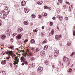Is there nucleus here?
I'll return each mask as SVG.
<instances>
[{"label":"nucleus","instance_id":"obj_17","mask_svg":"<svg viewBox=\"0 0 75 75\" xmlns=\"http://www.w3.org/2000/svg\"><path fill=\"white\" fill-rule=\"evenodd\" d=\"M42 1H39L37 2V4H39V5H41V4H42Z\"/></svg>","mask_w":75,"mask_h":75},{"label":"nucleus","instance_id":"obj_37","mask_svg":"<svg viewBox=\"0 0 75 75\" xmlns=\"http://www.w3.org/2000/svg\"><path fill=\"white\" fill-rule=\"evenodd\" d=\"M32 17H33V18H35V15L34 14H33L32 15Z\"/></svg>","mask_w":75,"mask_h":75},{"label":"nucleus","instance_id":"obj_26","mask_svg":"<svg viewBox=\"0 0 75 75\" xmlns=\"http://www.w3.org/2000/svg\"><path fill=\"white\" fill-rule=\"evenodd\" d=\"M68 72L71 73L72 72V69H69L68 70Z\"/></svg>","mask_w":75,"mask_h":75},{"label":"nucleus","instance_id":"obj_60","mask_svg":"<svg viewBox=\"0 0 75 75\" xmlns=\"http://www.w3.org/2000/svg\"><path fill=\"white\" fill-rule=\"evenodd\" d=\"M32 64V67H34V64L33 63Z\"/></svg>","mask_w":75,"mask_h":75},{"label":"nucleus","instance_id":"obj_8","mask_svg":"<svg viewBox=\"0 0 75 75\" xmlns=\"http://www.w3.org/2000/svg\"><path fill=\"white\" fill-rule=\"evenodd\" d=\"M23 30V28H20L17 31L18 32H19V33H20V32H21Z\"/></svg>","mask_w":75,"mask_h":75},{"label":"nucleus","instance_id":"obj_61","mask_svg":"<svg viewBox=\"0 0 75 75\" xmlns=\"http://www.w3.org/2000/svg\"><path fill=\"white\" fill-rule=\"evenodd\" d=\"M15 36V34H14V33H13V37H14Z\"/></svg>","mask_w":75,"mask_h":75},{"label":"nucleus","instance_id":"obj_22","mask_svg":"<svg viewBox=\"0 0 75 75\" xmlns=\"http://www.w3.org/2000/svg\"><path fill=\"white\" fill-rule=\"evenodd\" d=\"M45 64H46V65H48L49 64V62L48 61H45Z\"/></svg>","mask_w":75,"mask_h":75},{"label":"nucleus","instance_id":"obj_40","mask_svg":"<svg viewBox=\"0 0 75 75\" xmlns=\"http://www.w3.org/2000/svg\"><path fill=\"white\" fill-rule=\"evenodd\" d=\"M13 48H14V47L13 46H10V48H11V49H12Z\"/></svg>","mask_w":75,"mask_h":75},{"label":"nucleus","instance_id":"obj_2","mask_svg":"<svg viewBox=\"0 0 75 75\" xmlns=\"http://www.w3.org/2000/svg\"><path fill=\"white\" fill-rule=\"evenodd\" d=\"M23 33H21L20 34H18L16 37V39L17 40H20V39H21V37H22V35H23Z\"/></svg>","mask_w":75,"mask_h":75},{"label":"nucleus","instance_id":"obj_47","mask_svg":"<svg viewBox=\"0 0 75 75\" xmlns=\"http://www.w3.org/2000/svg\"><path fill=\"white\" fill-rule=\"evenodd\" d=\"M28 39H26L24 41V42L25 43V42H27V41H28Z\"/></svg>","mask_w":75,"mask_h":75},{"label":"nucleus","instance_id":"obj_32","mask_svg":"<svg viewBox=\"0 0 75 75\" xmlns=\"http://www.w3.org/2000/svg\"><path fill=\"white\" fill-rule=\"evenodd\" d=\"M44 8L45 9H47V8H49L47 7V6H44Z\"/></svg>","mask_w":75,"mask_h":75},{"label":"nucleus","instance_id":"obj_5","mask_svg":"<svg viewBox=\"0 0 75 75\" xmlns=\"http://www.w3.org/2000/svg\"><path fill=\"white\" fill-rule=\"evenodd\" d=\"M43 69L42 68V67H39L38 68V71H39L40 72H42V71H43Z\"/></svg>","mask_w":75,"mask_h":75},{"label":"nucleus","instance_id":"obj_62","mask_svg":"<svg viewBox=\"0 0 75 75\" xmlns=\"http://www.w3.org/2000/svg\"><path fill=\"white\" fill-rule=\"evenodd\" d=\"M14 34H15V35H17V33H15Z\"/></svg>","mask_w":75,"mask_h":75},{"label":"nucleus","instance_id":"obj_3","mask_svg":"<svg viewBox=\"0 0 75 75\" xmlns=\"http://www.w3.org/2000/svg\"><path fill=\"white\" fill-rule=\"evenodd\" d=\"M55 38L57 40H59L61 38H62V35H56L55 36Z\"/></svg>","mask_w":75,"mask_h":75},{"label":"nucleus","instance_id":"obj_43","mask_svg":"<svg viewBox=\"0 0 75 75\" xmlns=\"http://www.w3.org/2000/svg\"><path fill=\"white\" fill-rule=\"evenodd\" d=\"M41 15H39L38 16V18H41Z\"/></svg>","mask_w":75,"mask_h":75},{"label":"nucleus","instance_id":"obj_52","mask_svg":"<svg viewBox=\"0 0 75 75\" xmlns=\"http://www.w3.org/2000/svg\"><path fill=\"white\" fill-rule=\"evenodd\" d=\"M9 64H10V65L11 67H12V65H13V64H12L11 63H10Z\"/></svg>","mask_w":75,"mask_h":75},{"label":"nucleus","instance_id":"obj_4","mask_svg":"<svg viewBox=\"0 0 75 75\" xmlns=\"http://www.w3.org/2000/svg\"><path fill=\"white\" fill-rule=\"evenodd\" d=\"M30 9H28L27 8H24V11L25 13H28L29 11H30Z\"/></svg>","mask_w":75,"mask_h":75},{"label":"nucleus","instance_id":"obj_53","mask_svg":"<svg viewBox=\"0 0 75 75\" xmlns=\"http://www.w3.org/2000/svg\"><path fill=\"white\" fill-rule=\"evenodd\" d=\"M55 18H55V16L53 17L52 18L53 20H55Z\"/></svg>","mask_w":75,"mask_h":75},{"label":"nucleus","instance_id":"obj_23","mask_svg":"<svg viewBox=\"0 0 75 75\" xmlns=\"http://www.w3.org/2000/svg\"><path fill=\"white\" fill-rule=\"evenodd\" d=\"M35 59H36L34 57H32L31 58V61H34V60H35Z\"/></svg>","mask_w":75,"mask_h":75},{"label":"nucleus","instance_id":"obj_55","mask_svg":"<svg viewBox=\"0 0 75 75\" xmlns=\"http://www.w3.org/2000/svg\"><path fill=\"white\" fill-rule=\"evenodd\" d=\"M10 57H6V59H10Z\"/></svg>","mask_w":75,"mask_h":75},{"label":"nucleus","instance_id":"obj_1","mask_svg":"<svg viewBox=\"0 0 75 75\" xmlns=\"http://www.w3.org/2000/svg\"><path fill=\"white\" fill-rule=\"evenodd\" d=\"M9 12H10L9 11H8L6 13L4 11H1V17L2 18L5 19L6 17L7 16V15L9 14Z\"/></svg>","mask_w":75,"mask_h":75},{"label":"nucleus","instance_id":"obj_12","mask_svg":"<svg viewBox=\"0 0 75 75\" xmlns=\"http://www.w3.org/2000/svg\"><path fill=\"white\" fill-rule=\"evenodd\" d=\"M6 35H1V38L2 40H4L6 38Z\"/></svg>","mask_w":75,"mask_h":75},{"label":"nucleus","instance_id":"obj_39","mask_svg":"<svg viewBox=\"0 0 75 75\" xmlns=\"http://www.w3.org/2000/svg\"><path fill=\"white\" fill-rule=\"evenodd\" d=\"M53 25V23L52 22H50V26H52V25Z\"/></svg>","mask_w":75,"mask_h":75},{"label":"nucleus","instance_id":"obj_59","mask_svg":"<svg viewBox=\"0 0 75 75\" xmlns=\"http://www.w3.org/2000/svg\"><path fill=\"white\" fill-rule=\"evenodd\" d=\"M23 63H24V64H25V62H26L25 60H23Z\"/></svg>","mask_w":75,"mask_h":75},{"label":"nucleus","instance_id":"obj_16","mask_svg":"<svg viewBox=\"0 0 75 75\" xmlns=\"http://www.w3.org/2000/svg\"><path fill=\"white\" fill-rule=\"evenodd\" d=\"M14 5L15 6V7H16L17 8L18 7V4L16 3V2L14 3Z\"/></svg>","mask_w":75,"mask_h":75},{"label":"nucleus","instance_id":"obj_30","mask_svg":"<svg viewBox=\"0 0 75 75\" xmlns=\"http://www.w3.org/2000/svg\"><path fill=\"white\" fill-rule=\"evenodd\" d=\"M67 45L68 46H70L71 45V42H70L67 43Z\"/></svg>","mask_w":75,"mask_h":75},{"label":"nucleus","instance_id":"obj_21","mask_svg":"<svg viewBox=\"0 0 75 75\" xmlns=\"http://www.w3.org/2000/svg\"><path fill=\"white\" fill-rule=\"evenodd\" d=\"M28 22L27 21H25L24 22V24L25 25H27V24H28Z\"/></svg>","mask_w":75,"mask_h":75},{"label":"nucleus","instance_id":"obj_31","mask_svg":"<svg viewBox=\"0 0 75 75\" xmlns=\"http://www.w3.org/2000/svg\"><path fill=\"white\" fill-rule=\"evenodd\" d=\"M41 36L42 37H44V33H42L41 34Z\"/></svg>","mask_w":75,"mask_h":75},{"label":"nucleus","instance_id":"obj_38","mask_svg":"<svg viewBox=\"0 0 75 75\" xmlns=\"http://www.w3.org/2000/svg\"><path fill=\"white\" fill-rule=\"evenodd\" d=\"M32 55H33V54L31 53H30L29 55V57H32Z\"/></svg>","mask_w":75,"mask_h":75},{"label":"nucleus","instance_id":"obj_44","mask_svg":"<svg viewBox=\"0 0 75 75\" xmlns=\"http://www.w3.org/2000/svg\"><path fill=\"white\" fill-rule=\"evenodd\" d=\"M5 10H7L8 11V7L7 6L5 7Z\"/></svg>","mask_w":75,"mask_h":75},{"label":"nucleus","instance_id":"obj_27","mask_svg":"<svg viewBox=\"0 0 75 75\" xmlns=\"http://www.w3.org/2000/svg\"><path fill=\"white\" fill-rule=\"evenodd\" d=\"M48 46L47 45H46L45 46L44 48H45V50H47V49H48Z\"/></svg>","mask_w":75,"mask_h":75},{"label":"nucleus","instance_id":"obj_54","mask_svg":"<svg viewBox=\"0 0 75 75\" xmlns=\"http://www.w3.org/2000/svg\"><path fill=\"white\" fill-rule=\"evenodd\" d=\"M23 60H26V59H25V57H23Z\"/></svg>","mask_w":75,"mask_h":75},{"label":"nucleus","instance_id":"obj_20","mask_svg":"<svg viewBox=\"0 0 75 75\" xmlns=\"http://www.w3.org/2000/svg\"><path fill=\"white\" fill-rule=\"evenodd\" d=\"M67 59V58H66V57H65V56H64V58L63 59V61L64 62H66V60Z\"/></svg>","mask_w":75,"mask_h":75},{"label":"nucleus","instance_id":"obj_7","mask_svg":"<svg viewBox=\"0 0 75 75\" xmlns=\"http://www.w3.org/2000/svg\"><path fill=\"white\" fill-rule=\"evenodd\" d=\"M57 51V52H55L54 53V57H57L58 55V53H59V50H56V51Z\"/></svg>","mask_w":75,"mask_h":75},{"label":"nucleus","instance_id":"obj_46","mask_svg":"<svg viewBox=\"0 0 75 75\" xmlns=\"http://www.w3.org/2000/svg\"><path fill=\"white\" fill-rule=\"evenodd\" d=\"M33 31H34V32H36V33H37V31H38V30H37L36 29H35V30H33Z\"/></svg>","mask_w":75,"mask_h":75},{"label":"nucleus","instance_id":"obj_18","mask_svg":"<svg viewBox=\"0 0 75 75\" xmlns=\"http://www.w3.org/2000/svg\"><path fill=\"white\" fill-rule=\"evenodd\" d=\"M18 62H19V61H18V60H17V62L14 61V63H13V64L14 65H16V64H18Z\"/></svg>","mask_w":75,"mask_h":75},{"label":"nucleus","instance_id":"obj_42","mask_svg":"<svg viewBox=\"0 0 75 75\" xmlns=\"http://www.w3.org/2000/svg\"><path fill=\"white\" fill-rule=\"evenodd\" d=\"M73 35L74 36L75 35V30H74L73 33Z\"/></svg>","mask_w":75,"mask_h":75},{"label":"nucleus","instance_id":"obj_10","mask_svg":"<svg viewBox=\"0 0 75 75\" xmlns=\"http://www.w3.org/2000/svg\"><path fill=\"white\" fill-rule=\"evenodd\" d=\"M7 62H6V60H4V61H3L1 62V64H2V65H4V64H6Z\"/></svg>","mask_w":75,"mask_h":75},{"label":"nucleus","instance_id":"obj_45","mask_svg":"<svg viewBox=\"0 0 75 75\" xmlns=\"http://www.w3.org/2000/svg\"><path fill=\"white\" fill-rule=\"evenodd\" d=\"M64 19L65 20H66V21H67V20H68V17H65Z\"/></svg>","mask_w":75,"mask_h":75},{"label":"nucleus","instance_id":"obj_28","mask_svg":"<svg viewBox=\"0 0 75 75\" xmlns=\"http://www.w3.org/2000/svg\"><path fill=\"white\" fill-rule=\"evenodd\" d=\"M46 41H47V39H45L44 41H43L42 42V44H45L47 42H46Z\"/></svg>","mask_w":75,"mask_h":75},{"label":"nucleus","instance_id":"obj_56","mask_svg":"<svg viewBox=\"0 0 75 75\" xmlns=\"http://www.w3.org/2000/svg\"><path fill=\"white\" fill-rule=\"evenodd\" d=\"M10 55H11V57H14V54H12Z\"/></svg>","mask_w":75,"mask_h":75},{"label":"nucleus","instance_id":"obj_64","mask_svg":"<svg viewBox=\"0 0 75 75\" xmlns=\"http://www.w3.org/2000/svg\"><path fill=\"white\" fill-rule=\"evenodd\" d=\"M64 8H65V7H66V5H65V6H64Z\"/></svg>","mask_w":75,"mask_h":75},{"label":"nucleus","instance_id":"obj_19","mask_svg":"<svg viewBox=\"0 0 75 75\" xmlns=\"http://www.w3.org/2000/svg\"><path fill=\"white\" fill-rule=\"evenodd\" d=\"M54 32V30L52 29L51 31V34L53 35Z\"/></svg>","mask_w":75,"mask_h":75},{"label":"nucleus","instance_id":"obj_58","mask_svg":"<svg viewBox=\"0 0 75 75\" xmlns=\"http://www.w3.org/2000/svg\"><path fill=\"white\" fill-rule=\"evenodd\" d=\"M42 30H43V29H44V26H42Z\"/></svg>","mask_w":75,"mask_h":75},{"label":"nucleus","instance_id":"obj_25","mask_svg":"<svg viewBox=\"0 0 75 75\" xmlns=\"http://www.w3.org/2000/svg\"><path fill=\"white\" fill-rule=\"evenodd\" d=\"M75 52H73L70 55L71 57H73L74 55H75Z\"/></svg>","mask_w":75,"mask_h":75},{"label":"nucleus","instance_id":"obj_13","mask_svg":"<svg viewBox=\"0 0 75 75\" xmlns=\"http://www.w3.org/2000/svg\"><path fill=\"white\" fill-rule=\"evenodd\" d=\"M35 42V40H34V39H31V41H30V43H31V44H34Z\"/></svg>","mask_w":75,"mask_h":75},{"label":"nucleus","instance_id":"obj_14","mask_svg":"<svg viewBox=\"0 0 75 75\" xmlns=\"http://www.w3.org/2000/svg\"><path fill=\"white\" fill-rule=\"evenodd\" d=\"M73 8V6L70 5L69 6V9L70 11H71V10Z\"/></svg>","mask_w":75,"mask_h":75},{"label":"nucleus","instance_id":"obj_24","mask_svg":"<svg viewBox=\"0 0 75 75\" xmlns=\"http://www.w3.org/2000/svg\"><path fill=\"white\" fill-rule=\"evenodd\" d=\"M71 59H70L68 62V63L67 64V65L68 66H69V64H70L71 63Z\"/></svg>","mask_w":75,"mask_h":75},{"label":"nucleus","instance_id":"obj_41","mask_svg":"<svg viewBox=\"0 0 75 75\" xmlns=\"http://www.w3.org/2000/svg\"><path fill=\"white\" fill-rule=\"evenodd\" d=\"M52 67L53 69H54L55 68V65H52Z\"/></svg>","mask_w":75,"mask_h":75},{"label":"nucleus","instance_id":"obj_63","mask_svg":"<svg viewBox=\"0 0 75 75\" xmlns=\"http://www.w3.org/2000/svg\"><path fill=\"white\" fill-rule=\"evenodd\" d=\"M31 50H34V48H32Z\"/></svg>","mask_w":75,"mask_h":75},{"label":"nucleus","instance_id":"obj_50","mask_svg":"<svg viewBox=\"0 0 75 75\" xmlns=\"http://www.w3.org/2000/svg\"><path fill=\"white\" fill-rule=\"evenodd\" d=\"M2 73L3 74H4V73H5V71L4 70H2Z\"/></svg>","mask_w":75,"mask_h":75},{"label":"nucleus","instance_id":"obj_51","mask_svg":"<svg viewBox=\"0 0 75 75\" xmlns=\"http://www.w3.org/2000/svg\"><path fill=\"white\" fill-rule=\"evenodd\" d=\"M25 64L26 65L28 64V62H27V61H26V62H25Z\"/></svg>","mask_w":75,"mask_h":75},{"label":"nucleus","instance_id":"obj_29","mask_svg":"<svg viewBox=\"0 0 75 75\" xmlns=\"http://www.w3.org/2000/svg\"><path fill=\"white\" fill-rule=\"evenodd\" d=\"M10 52L9 54H10V55H11V54H14V53H13V51H10Z\"/></svg>","mask_w":75,"mask_h":75},{"label":"nucleus","instance_id":"obj_57","mask_svg":"<svg viewBox=\"0 0 75 75\" xmlns=\"http://www.w3.org/2000/svg\"><path fill=\"white\" fill-rule=\"evenodd\" d=\"M24 65V63H22L21 64V65H22V66H23V65Z\"/></svg>","mask_w":75,"mask_h":75},{"label":"nucleus","instance_id":"obj_11","mask_svg":"<svg viewBox=\"0 0 75 75\" xmlns=\"http://www.w3.org/2000/svg\"><path fill=\"white\" fill-rule=\"evenodd\" d=\"M25 1H22V3L21 4V6H24L25 5Z\"/></svg>","mask_w":75,"mask_h":75},{"label":"nucleus","instance_id":"obj_34","mask_svg":"<svg viewBox=\"0 0 75 75\" xmlns=\"http://www.w3.org/2000/svg\"><path fill=\"white\" fill-rule=\"evenodd\" d=\"M2 24V22L1 21V20H0V26H1Z\"/></svg>","mask_w":75,"mask_h":75},{"label":"nucleus","instance_id":"obj_6","mask_svg":"<svg viewBox=\"0 0 75 75\" xmlns=\"http://www.w3.org/2000/svg\"><path fill=\"white\" fill-rule=\"evenodd\" d=\"M57 17L58 19H59V20L60 21H61V20H62L63 19L62 16L59 15H58Z\"/></svg>","mask_w":75,"mask_h":75},{"label":"nucleus","instance_id":"obj_35","mask_svg":"<svg viewBox=\"0 0 75 75\" xmlns=\"http://www.w3.org/2000/svg\"><path fill=\"white\" fill-rule=\"evenodd\" d=\"M39 50H39V49H38V48H37L36 49L35 52H38V51H39Z\"/></svg>","mask_w":75,"mask_h":75},{"label":"nucleus","instance_id":"obj_9","mask_svg":"<svg viewBox=\"0 0 75 75\" xmlns=\"http://www.w3.org/2000/svg\"><path fill=\"white\" fill-rule=\"evenodd\" d=\"M10 32H11V29H10L7 30L6 31V34H10Z\"/></svg>","mask_w":75,"mask_h":75},{"label":"nucleus","instance_id":"obj_15","mask_svg":"<svg viewBox=\"0 0 75 75\" xmlns=\"http://www.w3.org/2000/svg\"><path fill=\"white\" fill-rule=\"evenodd\" d=\"M45 53V51L43 50H42L40 52V55H44Z\"/></svg>","mask_w":75,"mask_h":75},{"label":"nucleus","instance_id":"obj_49","mask_svg":"<svg viewBox=\"0 0 75 75\" xmlns=\"http://www.w3.org/2000/svg\"><path fill=\"white\" fill-rule=\"evenodd\" d=\"M32 65H32V64H30L29 65V67H33Z\"/></svg>","mask_w":75,"mask_h":75},{"label":"nucleus","instance_id":"obj_48","mask_svg":"<svg viewBox=\"0 0 75 75\" xmlns=\"http://www.w3.org/2000/svg\"><path fill=\"white\" fill-rule=\"evenodd\" d=\"M58 1L60 3H61L62 2V0H58Z\"/></svg>","mask_w":75,"mask_h":75},{"label":"nucleus","instance_id":"obj_33","mask_svg":"<svg viewBox=\"0 0 75 75\" xmlns=\"http://www.w3.org/2000/svg\"><path fill=\"white\" fill-rule=\"evenodd\" d=\"M47 16V13H45L44 15H43L42 16L45 17V16Z\"/></svg>","mask_w":75,"mask_h":75},{"label":"nucleus","instance_id":"obj_36","mask_svg":"<svg viewBox=\"0 0 75 75\" xmlns=\"http://www.w3.org/2000/svg\"><path fill=\"white\" fill-rule=\"evenodd\" d=\"M10 52V51H9L6 52L5 53L6 54H9Z\"/></svg>","mask_w":75,"mask_h":75}]
</instances>
